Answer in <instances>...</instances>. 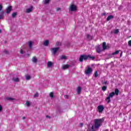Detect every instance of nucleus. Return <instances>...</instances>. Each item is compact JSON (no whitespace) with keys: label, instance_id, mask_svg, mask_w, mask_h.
I'll return each instance as SVG.
<instances>
[{"label":"nucleus","instance_id":"1","mask_svg":"<svg viewBox=\"0 0 131 131\" xmlns=\"http://www.w3.org/2000/svg\"><path fill=\"white\" fill-rule=\"evenodd\" d=\"M104 122V118L95 119L94 120V124L91 127V131H97L101 126H102Z\"/></svg>","mask_w":131,"mask_h":131},{"label":"nucleus","instance_id":"2","mask_svg":"<svg viewBox=\"0 0 131 131\" xmlns=\"http://www.w3.org/2000/svg\"><path fill=\"white\" fill-rule=\"evenodd\" d=\"M84 73L86 75L90 76L93 73V69L90 66H87V69L85 70Z\"/></svg>","mask_w":131,"mask_h":131},{"label":"nucleus","instance_id":"3","mask_svg":"<svg viewBox=\"0 0 131 131\" xmlns=\"http://www.w3.org/2000/svg\"><path fill=\"white\" fill-rule=\"evenodd\" d=\"M115 96V93L112 92L110 94L109 96L106 98L105 101L107 102V104H109L111 102V98H113Z\"/></svg>","mask_w":131,"mask_h":131},{"label":"nucleus","instance_id":"4","mask_svg":"<svg viewBox=\"0 0 131 131\" xmlns=\"http://www.w3.org/2000/svg\"><path fill=\"white\" fill-rule=\"evenodd\" d=\"M77 10V7L76 5L72 4L70 5V8L69 9V11L71 12H75V11Z\"/></svg>","mask_w":131,"mask_h":131},{"label":"nucleus","instance_id":"5","mask_svg":"<svg viewBox=\"0 0 131 131\" xmlns=\"http://www.w3.org/2000/svg\"><path fill=\"white\" fill-rule=\"evenodd\" d=\"M97 109L99 113H102V112L104 111V109H105V108L103 105H100L97 107Z\"/></svg>","mask_w":131,"mask_h":131},{"label":"nucleus","instance_id":"6","mask_svg":"<svg viewBox=\"0 0 131 131\" xmlns=\"http://www.w3.org/2000/svg\"><path fill=\"white\" fill-rule=\"evenodd\" d=\"M60 50V48L57 47V48H54L52 49V51H53V55H56L57 53V52Z\"/></svg>","mask_w":131,"mask_h":131},{"label":"nucleus","instance_id":"7","mask_svg":"<svg viewBox=\"0 0 131 131\" xmlns=\"http://www.w3.org/2000/svg\"><path fill=\"white\" fill-rule=\"evenodd\" d=\"M12 6H10L6 8V14H10L12 11Z\"/></svg>","mask_w":131,"mask_h":131},{"label":"nucleus","instance_id":"8","mask_svg":"<svg viewBox=\"0 0 131 131\" xmlns=\"http://www.w3.org/2000/svg\"><path fill=\"white\" fill-rule=\"evenodd\" d=\"M102 51H103V50H102L100 48V46H98L96 48V52L100 54V53H101V52H102Z\"/></svg>","mask_w":131,"mask_h":131},{"label":"nucleus","instance_id":"9","mask_svg":"<svg viewBox=\"0 0 131 131\" xmlns=\"http://www.w3.org/2000/svg\"><path fill=\"white\" fill-rule=\"evenodd\" d=\"M32 61L33 63H37V58H36V56L33 57Z\"/></svg>","mask_w":131,"mask_h":131},{"label":"nucleus","instance_id":"10","mask_svg":"<svg viewBox=\"0 0 131 131\" xmlns=\"http://www.w3.org/2000/svg\"><path fill=\"white\" fill-rule=\"evenodd\" d=\"M33 9V7L31 6L30 8H28L26 10V13H30L32 12V9Z\"/></svg>","mask_w":131,"mask_h":131},{"label":"nucleus","instance_id":"11","mask_svg":"<svg viewBox=\"0 0 131 131\" xmlns=\"http://www.w3.org/2000/svg\"><path fill=\"white\" fill-rule=\"evenodd\" d=\"M82 60H89V55H82Z\"/></svg>","mask_w":131,"mask_h":131},{"label":"nucleus","instance_id":"12","mask_svg":"<svg viewBox=\"0 0 131 131\" xmlns=\"http://www.w3.org/2000/svg\"><path fill=\"white\" fill-rule=\"evenodd\" d=\"M6 100H7V101H15V99L12 97H6Z\"/></svg>","mask_w":131,"mask_h":131},{"label":"nucleus","instance_id":"13","mask_svg":"<svg viewBox=\"0 0 131 131\" xmlns=\"http://www.w3.org/2000/svg\"><path fill=\"white\" fill-rule=\"evenodd\" d=\"M113 18H114V16L113 15H109L107 18H106V20L107 21H110V20H111V19H113Z\"/></svg>","mask_w":131,"mask_h":131},{"label":"nucleus","instance_id":"14","mask_svg":"<svg viewBox=\"0 0 131 131\" xmlns=\"http://www.w3.org/2000/svg\"><path fill=\"white\" fill-rule=\"evenodd\" d=\"M69 67H70V65L69 64H65L64 66H63V67H62V69H68V68H69Z\"/></svg>","mask_w":131,"mask_h":131},{"label":"nucleus","instance_id":"15","mask_svg":"<svg viewBox=\"0 0 131 131\" xmlns=\"http://www.w3.org/2000/svg\"><path fill=\"white\" fill-rule=\"evenodd\" d=\"M115 95H116V96H118V95H119V90L118 89H116L115 90Z\"/></svg>","mask_w":131,"mask_h":131},{"label":"nucleus","instance_id":"16","mask_svg":"<svg viewBox=\"0 0 131 131\" xmlns=\"http://www.w3.org/2000/svg\"><path fill=\"white\" fill-rule=\"evenodd\" d=\"M53 66V62L52 61H48V64H47V67H52Z\"/></svg>","mask_w":131,"mask_h":131},{"label":"nucleus","instance_id":"17","mask_svg":"<svg viewBox=\"0 0 131 131\" xmlns=\"http://www.w3.org/2000/svg\"><path fill=\"white\" fill-rule=\"evenodd\" d=\"M4 11H2L0 12V14H1V15H0V20L1 19H4Z\"/></svg>","mask_w":131,"mask_h":131},{"label":"nucleus","instance_id":"18","mask_svg":"<svg viewBox=\"0 0 131 131\" xmlns=\"http://www.w3.org/2000/svg\"><path fill=\"white\" fill-rule=\"evenodd\" d=\"M12 80L14 81L15 82H19V78H12Z\"/></svg>","mask_w":131,"mask_h":131},{"label":"nucleus","instance_id":"19","mask_svg":"<svg viewBox=\"0 0 131 131\" xmlns=\"http://www.w3.org/2000/svg\"><path fill=\"white\" fill-rule=\"evenodd\" d=\"M95 59H96V57L89 55V60H95Z\"/></svg>","mask_w":131,"mask_h":131},{"label":"nucleus","instance_id":"20","mask_svg":"<svg viewBox=\"0 0 131 131\" xmlns=\"http://www.w3.org/2000/svg\"><path fill=\"white\" fill-rule=\"evenodd\" d=\"M102 47H103V50H106V49H107V46H106V42H103Z\"/></svg>","mask_w":131,"mask_h":131},{"label":"nucleus","instance_id":"21","mask_svg":"<svg viewBox=\"0 0 131 131\" xmlns=\"http://www.w3.org/2000/svg\"><path fill=\"white\" fill-rule=\"evenodd\" d=\"M77 93L78 94H80V93L81 92V88L80 87V86H78L77 88Z\"/></svg>","mask_w":131,"mask_h":131},{"label":"nucleus","instance_id":"22","mask_svg":"<svg viewBox=\"0 0 131 131\" xmlns=\"http://www.w3.org/2000/svg\"><path fill=\"white\" fill-rule=\"evenodd\" d=\"M120 52V50H117V51H116V52L113 53L112 55H118V54H119Z\"/></svg>","mask_w":131,"mask_h":131},{"label":"nucleus","instance_id":"23","mask_svg":"<svg viewBox=\"0 0 131 131\" xmlns=\"http://www.w3.org/2000/svg\"><path fill=\"white\" fill-rule=\"evenodd\" d=\"M49 40H46L43 43L44 46L47 47V46H49Z\"/></svg>","mask_w":131,"mask_h":131},{"label":"nucleus","instance_id":"24","mask_svg":"<svg viewBox=\"0 0 131 131\" xmlns=\"http://www.w3.org/2000/svg\"><path fill=\"white\" fill-rule=\"evenodd\" d=\"M29 47L30 49L32 48V41H29Z\"/></svg>","mask_w":131,"mask_h":131},{"label":"nucleus","instance_id":"25","mask_svg":"<svg viewBox=\"0 0 131 131\" xmlns=\"http://www.w3.org/2000/svg\"><path fill=\"white\" fill-rule=\"evenodd\" d=\"M60 59L61 60H66V59H67V56L62 55L61 56Z\"/></svg>","mask_w":131,"mask_h":131},{"label":"nucleus","instance_id":"26","mask_svg":"<svg viewBox=\"0 0 131 131\" xmlns=\"http://www.w3.org/2000/svg\"><path fill=\"white\" fill-rule=\"evenodd\" d=\"M86 37H87L88 39H89V40L93 39V37L92 36H91V35H90V34H88L86 36Z\"/></svg>","mask_w":131,"mask_h":131},{"label":"nucleus","instance_id":"27","mask_svg":"<svg viewBox=\"0 0 131 131\" xmlns=\"http://www.w3.org/2000/svg\"><path fill=\"white\" fill-rule=\"evenodd\" d=\"M17 12H13L12 14V18H15L16 16H17Z\"/></svg>","mask_w":131,"mask_h":131},{"label":"nucleus","instance_id":"28","mask_svg":"<svg viewBox=\"0 0 131 131\" xmlns=\"http://www.w3.org/2000/svg\"><path fill=\"white\" fill-rule=\"evenodd\" d=\"M119 33V30L118 29H116L114 30V34H118V33Z\"/></svg>","mask_w":131,"mask_h":131},{"label":"nucleus","instance_id":"29","mask_svg":"<svg viewBox=\"0 0 131 131\" xmlns=\"http://www.w3.org/2000/svg\"><path fill=\"white\" fill-rule=\"evenodd\" d=\"M31 77L30 76H29V75L26 76V79L27 80H29L31 79Z\"/></svg>","mask_w":131,"mask_h":131},{"label":"nucleus","instance_id":"30","mask_svg":"<svg viewBox=\"0 0 131 131\" xmlns=\"http://www.w3.org/2000/svg\"><path fill=\"white\" fill-rule=\"evenodd\" d=\"M102 90L103 92H105V91H106V90H107V86H103L102 88Z\"/></svg>","mask_w":131,"mask_h":131},{"label":"nucleus","instance_id":"31","mask_svg":"<svg viewBox=\"0 0 131 131\" xmlns=\"http://www.w3.org/2000/svg\"><path fill=\"white\" fill-rule=\"evenodd\" d=\"M50 1L51 0H45L44 4L45 5H48V4H49V3H50Z\"/></svg>","mask_w":131,"mask_h":131},{"label":"nucleus","instance_id":"32","mask_svg":"<svg viewBox=\"0 0 131 131\" xmlns=\"http://www.w3.org/2000/svg\"><path fill=\"white\" fill-rule=\"evenodd\" d=\"M50 97H51V98H54V93L51 92L50 93Z\"/></svg>","mask_w":131,"mask_h":131},{"label":"nucleus","instance_id":"33","mask_svg":"<svg viewBox=\"0 0 131 131\" xmlns=\"http://www.w3.org/2000/svg\"><path fill=\"white\" fill-rule=\"evenodd\" d=\"M98 72L97 71H96L95 74H94V76L95 78H97V76H98Z\"/></svg>","mask_w":131,"mask_h":131},{"label":"nucleus","instance_id":"34","mask_svg":"<svg viewBox=\"0 0 131 131\" xmlns=\"http://www.w3.org/2000/svg\"><path fill=\"white\" fill-rule=\"evenodd\" d=\"M80 62H82V55H81L79 58Z\"/></svg>","mask_w":131,"mask_h":131},{"label":"nucleus","instance_id":"35","mask_svg":"<svg viewBox=\"0 0 131 131\" xmlns=\"http://www.w3.org/2000/svg\"><path fill=\"white\" fill-rule=\"evenodd\" d=\"M20 53L21 54V55H23V54H24V51H23V49H20Z\"/></svg>","mask_w":131,"mask_h":131},{"label":"nucleus","instance_id":"36","mask_svg":"<svg viewBox=\"0 0 131 131\" xmlns=\"http://www.w3.org/2000/svg\"><path fill=\"white\" fill-rule=\"evenodd\" d=\"M26 104L27 106H30V102H29V101H27L26 103Z\"/></svg>","mask_w":131,"mask_h":131},{"label":"nucleus","instance_id":"37","mask_svg":"<svg viewBox=\"0 0 131 131\" xmlns=\"http://www.w3.org/2000/svg\"><path fill=\"white\" fill-rule=\"evenodd\" d=\"M34 97L35 98L38 97V93H36L34 94Z\"/></svg>","mask_w":131,"mask_h":131},{"label":"nucleus","instance_id":"38","mask_svg":"<svg viewBox=\"0 0 131 131\" xmlns=\"http://www.w3.org/2000/svg\"><path fill=\"white\" fill-rule=\"evenodd\" d=\"M128 45L129 47H131V40L128 41Z\"/></svg>","mask_w":131,"mask_h":131},{"label":"nucleus","instance_id":"39","mask_svg":"<svg viewBox=\"0 0 131 131\" xmlns=\"http://www.w3.org/2000/svg\"><path fill=\"white\" fill-rule=\"evenodd\" d=\"M3 11V6L2 5H0V12H2Z\"/></svg>","mask_w":131,"mask_h":131},{"label":"nucleus","instance_id":"40","mask_svg":"<svg viewBox=\"0 0 131 131\" xmlns=\"http://www.w3.org/2000/svg\"><path fill=\"white\" fill-rule=\"evenodd\" d=\"M56 46H61V42H57L56 43Z\"/></svg>","mask_w":131,"mask_h":131},{"label":"nucleus","instance_id":"41","mask_svg":"<svg viewBox=\"0 0 131 131\" xmlns=\"http://www.w3.org/2000/svg\"><path fill=\"white\" fill-rule=\"evenodd\" d=\"M64 98H65V99H68V98H69V96H68V95H64Z\"/></svg>","mask_w":131,"mask_h":131},{"label":"nucleus","instance_id":"42","mask_svg":"<svg viewBox=\"0 0 131 131\" xmlns=\"http://www.w3.org/2000/svg\"><path fill=\"white\" fill-rule=\"evenodd\" d=\"M3 111V106L0 104V112Z\"/></svg>","mask_w":131,"mask_h":131},{"label":"nucleus","instance_id":"43","mask_svg":"<svg viewBox=\"0 0 131 131\" xmlns=\"http://www.w3.org/2000/svg\"><path fill=\"white\" fill-rule=\"evenodd\" d=\"M4 52L5 54H9V52L7 50H5Z\"/></svg>","mask_w":131,"mask_h":131},{"label":"nucleus","instance_id":"44","mask_svg":"<svg viewBox=\"0 0 131 131\" xmlns=\"http://www.w3.org/2000/svg\"><path fill=\"white\" fill-rule=\"evenodd\" d=\"M123 52H122V51L121 52V53H120V57H122V54H123Z\"/></svg>","mask_w":131,"mask_h":131},{"label":"nucleus","instance_id":"45","mask_svg":"<svg viewBox=\"0 0 131 131\" xmlns=\"http://www.w3.org/2000/svg\"><path fill=\"white\" fill-rule=\"evenodd\" d=\"M102 16H106V12L102 13Z\"/></svg>","mask_w":131,"mask_h":131},{"label":"nucleus","instance_id":"46","mask_svg":"<svg viewBox=\"0 0 131 131\" xmlns=\"http://www.w3.org/2000/svg\"><path fill=\"white\" fill-rule=\"evenodd\" d=\"M102 84H107V81H104Z\"/></svg>","mask_w":131,"mask_h":131},{"label":"nucleus","instance_id":"47","mask_svg":"<svg viewBox=\"0 0 131 131\" xmlns=\"http://www.w3.org/2000/svg\"><path fill=\"white\" fill-rule=\"evenodd\" d=\"M46 118H51V117L49 115L46 116Z\"/></svg>","mask_w":131,"mask_h":131},{"label":"nucleus","instance_id":"48","mask_svg":"<svg viewBox=\"0 0 131 131\" xmlns=\"http://www.w3.org/2000/svg\"><path fill=\"white\" fill-rule=\"evenodd\" d=\"M60 10H61V8H58L57 9V11H60Z\"/></svg>","mask_w":131,"mask_h":131},{"label":"nucleus","instance_id":"49","mask_svg":"<svg viewBox=\"0 0 131 131\" xmlns=\"http://www.w3.org/2000/svg\"><path fill=\"white\" fill-rule=\"evenodd\" d=\"M23 119H24H24H26V117H23Z\"/></svg>","mask_w":131,"mask_h":131},{"label":"nucleus","instance_id":"50","mask_svg":"<svg viewBox=\"0 0 131 131\" xmlns=\"http://www.w3.org/2000/svg\"><path fill=\"white\" fill-rule=\"evenodd\" d=\"M80 126L81 127V126H82V123H80Z\"/></svg>","mask_w":131,"mask_h":131},{"label":"nucleus","instance_id":"51","mask_svg":"<svg viewBox=\"0 0 131 131\" xmlns=\"http://www.w3.org/2000/svg\"><path fill=\"white\" fill-rule=\"evenodd\" d=\"M113 34V31H111V34Z\"/></svg>","mask_w":131,"mask_h":131},{"label":"nucleus","instance_id":"52","mask_svg":"<svg viewBox=\"0 0 131 131\" xmlns=\"http://www.w3.org/2000/svg\"><path fill=\"white\" fill-rule=\"evenodd\" d=\"M0 33H2V30L0 29Z\"/></svg>","mask_w":131,"mask_h":131}]
</instances>
